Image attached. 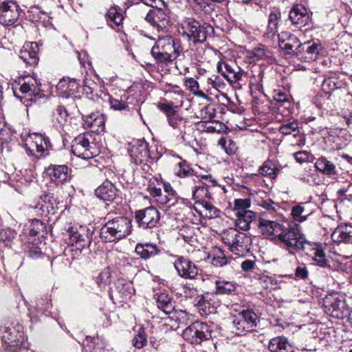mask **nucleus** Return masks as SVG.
<instances>
[{
    "label": "nucleus",
    "mask_w": 352,
    "mask_h": 352,
    "mask_svg": "<svg viewBox=\"0 0 352 352\" xmlns=\"http://www.w3.org/2000/svg\"><path fill=\"white\" fill-rule=\"evenodd\" d=\"M68 113L65 107L62 104H56L52 109L50 115V122L53 128L61 132L67 122Z\"/></svg>",
    "instance_id": "4be33fe9"
},
{
    "label": "nucleus",
    "mask_w": 352,
    "mask_h": 352,
    "mask_svg": "<svg viewBox=\"0 0 352 352\" xmlns=\"http://www.w3.org/2000/svg\"><path fill=\"white\" fill-rule=\"evenodd\" d=\"M231 245H230L231 251H232L235 254L243 256L245 255V252L249 251L250 248H245V250L243 249L242 243H230Z\"/></svg>",
    "instance_id": "338daca9"
},
{
    "label": "nucleus",
    "mask_w": 352,
    "mask_h": 352,
    "mask_svg": "<svg viewBox=\"0 0 352 352\" xmlns=\"http://www.w3.org/2000/svg\"><path fill=\"white\" fill-rule=\"evenodd\" d=\"M57 205L56 199L52 194H43L40 196L34 207L41 215L47 217L51 213H55Z\"/></svg>",
    "instance_id": "5701e85b"
},
{
    "label": "nucleus",
    "mask_w": 352,
    "mask_h": 352,
    "mask_svg": "<svg viewBox=\"0 0 352 352\" xmlns=\"http://www.w3.org/2000/svg\"><path fill=\"white\" fill-rule=\"evenodd\" d=\"M67 234L71 242H82L89 240L87 229L85 226H72L67 230Z\"/></svg>",
    "instance_id": "c9c22d12"
},
{
    "label": "nucleus",
    "mask_w": 352,
    "mask_h": 352,
    "mask_svg": "<svg viewBox=\"0 0 352 352\" xmlns=\"http://www.w3.org/2000/svg\"><path fill=\"white\" fill-rule=\"evenodd\" d=\"M254 67V70H252V72L254 71L257 72L258 75L256 76L255 74H253L252 76L251 77L250 82L252 84H256V85L260 86V85H261L264 72L260 67L256 66V67Z\"/></svg>",
    "instance_id": "e2e57ef3"
},
{
    "label": "nucleus",
    "mask_w": 352,
    "mask_h": 352,
    "mask_svg": "<svg viewBox=\"0 0 352 352\" xmlns=\"http://www.w3.org/2000/svg\"><path fill=\"white\" fill-rule=\"evenodd\" d=\"M287 219L283 214L273 215L272 219L261 217L258 219V228L263 238L270 241L279 242H309L301 231V227L295 223H289L286 228L281 222Z\"/></svg>",
    "instance_id": "f257e3e1"
},
{
    "label": "nucleus",
    "mask_w": 352,
    "mask_h": 352,
    "mask_svg": "<svg viewBox=\"0 0 352 352\" xmlns=\"http://www.w3.org/2000/svg\"><path fill=\"white\" fill-rule=\"evenodd\" d=\"M175 174L179 177L192 182V184L202 182L204 185L208 186V184L214 185L217 183L216 180L212 179L210 175H196L194 170L190 167L185 160L177 163V167L175 169Z\"/></svg>",
    "instance_id": "9b49d317"
},
{
    "label": "nucleus",
    "mask_w": 352,
    "mask_h": 352,
    "mask_svg": "<svg viewBox=\"0 0 352 352\" xmlns=\"http://www.w3.org/2000/svg\"><path fill=\"white\" fill-rule=\"evenodd\" d=\"M128 99V96L124 94L122 96L120 99H117L111 97L109 98V103L111 107L114 110H126L129 109L128 103L126 102V100Z\"/></svg>",
    "instance_id": "de8ad7c7"
},
{
    "label": "nucleus",
    "mask_w": 352,
    "mask_h": 352,
    "mask_svg": "<svg viewBox=\"0 0 352 352\" xmlns=\"http://www.w3.org/2000/svg\"><path fill=\"white\" fill-rule=\"evenodd\" d=\"M201 206L202 207V210H198L196 206H195V209L201 216L208 219H214L219 217L221 213L220 210L214 206L212 204L208 201H201Z\"/></svg>",
    "instance_id": "58836bf2"
},
{
    "label": "nucleus",
    "mask_w": 352,
    "mask_h": 352,
    "mask_svg": "<svg viewBox=\"0 0 352 352\" xmlns=\"http://www.w3.org/2000/svg\"><path fill=\"white\" fill-rule=\"evenodd\" d=\"M184 28L183 36L194 45L204 43L208 37H212L214 33V29L211 25L201 23L194 19H188Z\"/></svg>",
    "instance_id": "20e7f679"
},
{
    "label": "nucleus",
    "mask_w": 352,
    "mask_h": 352,
    "mask_svg": "<svg viewBox=\"0 0 352 352\" xmlns=\"http://www.w3.org/2000/svg\"><path fill=\"white\" fill-rule=\"evenodd\" d=\"M304 210V208L300 205L292 208L291 215L295 221L303 222L307 219V216L302 215Z\"/></svg>",
    "instance_id": "5fc2aeb1"
},
{
    "label": "nucleus",
    "mask_w": 352,
    "mask_h": 352,
    "mask_svg": "<svg viewBox=\"0 0 352 352\" xmlns=\"http://www.w3.org/2000/svg\"><path fill=\"white\" fill-rule=\"evenodd\" d=\"M299 124L297 120H294L291 122L284 124L279 128L280 133L287 135L292 134L293 132L298 131Z\"/></svg>",
    "instance_id": "3c124183"
},
{
    "label": "nucleus",
    "mask_w": 352,
    "mask_h": 352,
    "mask_svg": "<svg viewBox=\"0 0 352 352\" xmlns=\"http://www.w3.org/2000/svg\"><path fill=\"white\" fill-rule=\"evenodd\" d=\"M314 258L320 267H325L327 265L328 261L325 258L324 250L321 248L315 250Z\"/></svg>",
    "instance_id": "4d7b16f0"
},
{
    "label": "nucleus",
    "mask_w": 352,
    "mask_h": 352,
    "mask_svg": "<svg viewBox=\"0 0 352 352\" xmlns=\"http://www.w3.org/2000/svg\"><path fill=\"white\" fill-rule=\"evenodd\" d=\"M289 19L296 28L306 25L309 21V15L307 9L302 5L294 6L289 14Z\"/></svg>",
    "instance_id": "393cba45"
},
{
    "label": "nucleus",
    "mask_w": 352,
    "mask_h": 352,
    "mask_svg": "<svg viewBox=\"0 0 352 352\" xmlns=\"http://www.w3.org/2000/svg\"><path fill=\"white\" fill-rule=\"evenodd\" d=\"M133 345L137 349L142 348L146 342V336L144 329L140 328L138 333L133 338Z\"/></svg>",
    "instance_id": "864d4df0"
},
{
    "label": "nucleus",
    "mask_w": 352,
    "mask_h": 352,
    "mask_svg": "<svg viewBox=\"0 0 352 352\" xmlns=\"http://www.w3.org/2000/svg\"><path fill=\"white\" fill-rule=\"evenodd\" d=\"M43 229V226L40 220H35L31 224L30 229V234L31 236H38V239L40 240L39 235L40 231Z\"/></svg>",
    "instance_id": "680f3d73"
},
{
    "label": "nucleus",
    "mask_w": 352,
    "mask_h": 352,
    "mask_svg": "<svg viewBox=\"0 0 352 352\" xmlns=\"http://www.w3.org/2000/svg\"><path fill=\"white\" fill-rule=\"evenodd\" d=\"M210 194L207 188L204 186H197L193 184L192 186V199L195 201V204L201 206V201H206L205 198H210Z\"/></svg>",
    "instance_id": "79ce46f5"
},
{
    "label": "nucleus",
    "mask_w": 352,
    "mask_h": 352,
    "mask_svg": "<svg viewBox=\"0 0 352 352\" xmlns=\"http://www.w3.org/2000/svg\"><path fill=\"white\" fill-rule=\"evenodd\" d=\"M83 124L92 132H102L105 128L104 116L99 112L92 113L85 117Z\"/></svg>",
    "instance_id": "bb28decb"
},
{
    "label": "nucleus",
    "mask_w": 352,
    "mask_h": 352,
    "mask_svg": "<svg viewBox=\"0 0 352 352\" xmlns=\"http://www.w3.org/2000/svg\"><path fill=\"white\" fill-rule=\"evenodd\" d=\"M279 172V169L276 165L272 161H266L263 165L259 168V173L263 175L270 178H275Z\"/></svg>",
    "instance_id": "c03bdc74"
},
{
    "label": "nucleus",
    "mask_w": 352,
    "mask_h": 352,
    "mask_svg": "<svg viewBox=\"0 0 352 352\" xmlns=\"http://www.w3.org/2000/svg\"><path fill=\"white\" fill-rule=\"evenodd\" d=\"M159 107L166 115L168 124L177 129L180 134L184 133L187 120L179 113L178 107L168 103H162Z\"/></svg>",
    "instance_id": "ddd939ff"
},
{
    "label": "nucleus",
    "mask_w": 352,
    "mask_h": 352,
    "mask_svg": "<svg viewBox=\"0 0 352 352\" xmlns=\"http://www.w3.org/2000/svg\"><path fill=\"white\" fill-rule=\"evenodd\" d=\"M107 17L111 21H113L116 25H119L122 21V15L119 13L116 8H111L107 13Z\"/></svg>",
    "instance_id": "13d9d810"
},
{
    "label": "nucleus",
    "mask_w": 352,
    "mask_h": 352,
    "mask_svg": "<svg viewBox=\"0 0 352 352\" xmlns=\"http://www.w3.org/2000/svg\"><path fill=\"white\" fill-rule=\"evenodd\" d=\"M28 12L32 15V21H42L45 22L46 19L48 20L49 19L48 14L46 12L41 10L39 6L32 7Z\"/></svg>",
    "instance_id": "8fccbe9b"
},
{
    "label": "nucleus",
    "mask_w": 352,
    "mask_h": 352,
    "mask_svg": "<svg viewBox=\"0 0 352 352\" xmlns=\"http://www.w3.org/2000/svg\"><path fill=\"white\" fill-rule=\"evenodd\" d=\"M250 207V200L249 199H236L234 200V210L236 212L248 210Z\"/></svg>",
    "instance_id": "052dcab7"
},
{
    "label": "nucleus",
    "mask_w": 352,
    "mask_h": 352,
    "mask_svg": "<svg viewBox=\"0 0 352 352\" xmlns=\"http://www.w3.org/2000/svg\"><path fill=\"white\" fill-rule=\"evenodd\" d=\"M0 336L7 345L6 352H16L17 349L25 347L27 338L23 327L16 320H8L0 326Z\"/></svg>",
    "instance_id": "f03ea898"
},
{
    "label": "nucleus",
    "mask_w": 352,
    "mask_h": 352,
    "mask_svg": "<svg viewBox=\"0 0 352 352\" xmlns=\"http://www.w3.org/2000/svg\"><path fill=\"white\" fill-rule=\"evenodd\" d=\"M19 6L12 1H4L0 5V23L4 26L13 25L19 19Z\"/></svg>",
    "instance_id": "dca6fc26"
},
{
    "label": "nucleus",
    "mask_w": 352,
    "mask_h": 352,
    "mask_svg": "<svg viewBox=\"0 0 352 352\" xmlns=\"http://www.w3.org/2000/svg\"><path fill=\"white\" fill-rule=\"evenodd\" d=\"M89 134H80L72 141V151L77 157L85 160L92 159L98 156L100 150L96 143L90 142Z\"/></svg>",
    "instance_id": "423d86ee"
},
{
    "label": "nucleus",
    "mask_w": 352,
    "mask_h": 352,
    "mask_svg": "<svg viewBox=\"0 0 352 352\" xmlns=\"http://www.w3.org/2000/svg\"><path fill=\"white\" fill-rule=\"evenodd\" d=\"M157 305L166 314H170L175 310V302L171 297L166 294H161L158 296Z\"/></svg>",
    "instance_id": "4c0bfd02"
},
{
    "label": "nucleus",
    "mask_w": 352,
    "mask_h": 352,
    "mask_svg": "<svg viewBox=\"0 0 352 352\" xmlns=\"http://www.w3.org/2000/svg\"><path fill=\"white\" fill-rule=\"evenodd\" d=\"M19 57L28 65H33L38 63V54L34 51L29 50L28 45L24 46L21 50Z\"/></svg>",
    "instance_id": "37998d69"
},
{
    "label": "nucleus",
    "mask_w": 352,
    "mask_h": 352,
    "mask_svg": "<svg viewBox=\"0 0 352 352\" xmlns=\"http://www.w3.org/2000/svg\"><path fill=\"white\" fill-rule=\"evenodd\" d=\"M212 257L211 263L215 267H223L229 264L230 260L226 256L222 250L215 247L212 254L208 256V258Z\"/></svg>",
    "instance_id": "a19ab883"
},
{
    "label": "nucleus",
    "mask_w": 352,
    "mask_h": 352,
    "mask_svg": "<svg viewBox=\"0 0 352 352\" xmlns=\"http://www.w3.org/2000/svg\"><path fill=\"white\" fill-rule=\"evenodd\" d=\"M200 116L206 120H211L215 116V109L210 105L204 106L201 111Z\"/></svg>",
    "instance_id": "bf43d9fd"
},
{
    "label": "nucleus",
    "mask_w": 352,
    "mask_h": 352,
    "mask_svg": "<svg viewBox=\"0 0 352 352\" xmlns=\"http://www.w3.org/2000/svg\"><path fill=\"white\" fill-rule=\"evenodd\" d=\"M183 337L191 344H199L209 340L211 333L206 323L196 321L184 330Z\"/></svg>",
    "instance_id": "9d476101"
},
{
    "label": "nucleus",
    "mask_w": 352,
    "mask_h": 352,
    "mask_svg": "<svg viewBox=\"0 0 352 352\" xmlns=\"http://www.w3.org/2000/svg\"><path fill=\"white\" fill-rule=\"evenodd\" d=\"M135 220L139 227L146 229L156 226L160 220V212L154 207L150 206L135 212Z\"/></svg>",
    "instance_id": "f3484780"
},
{
    "label": "nucleus",
    "mask_w": 352,
    "mask_h": 352,
    "mask_svg": "<svg viewBox=\"0 0 352 352\" xmlns=\"http://www.w3.org/2000/svg\"><path fill=\"white\" fill-rule=\"evenodd\" d=\"M210 120H206L203 122L199 124L200 127H201V130L204 131H206L208 133H214L221 131V129H217L216 126H214L213 122H209Z\"/></svg>",
    "instance_id": "69168bd1"
},
{
    "label": "nucleus",
    "mask_w": 352,
    "mask_h": 352,
    "mask_svg": "<svg viewBox=\"0 0 352 352\" xmlns=\"http://www.w3.org/2000/svg\"><path fill=\"white\" fill-rule=\"evenodd\" d=\"M260 206L267 210L272 218H273L274 214H280L278 212V210L280 209V205L272 201L271 199L262 200L260 203Z\"/></svg>",
    "instance_id": "09e8293b"
},
{
    "label": "nucleus",
    "mask_w": 352,
    "mask_h": 352,
    "mask_svg": "<svg viewBox=\"0 0 352 352\" xmlns=\"http://www.w3.org/2000/svg\"><path fill=\"white\" fill-rule=\"evenodd\" d=\"M215 294L219 295H230L236 292V283L226 280L215 281Z\"/></svg>",
    "instance_id": "ea45409f"
},
{
    "label": "nucleus",
    "mask_w": 352,
    "mask_h": 352,
    "mask_svg": "<svg viewBox=\"0 0 352 352\" xmlns=\"http://www.w3.org/2000/svg\"><path fill=\"white\" fill-rule=\"evenodd\" d=\"M332 242H348L352 241V224H344L337 227L331 234Z\"/></svg>",
    "instance_id": "473e14b6"
},
{
    "label": "nucleus",
    "mask_w": 352,
    "mask_h": 352,
    "mask_svg": "<svg viewBox=\"0 0 352 352\" xmlns=\"http://www.w3.org/2000/svg\"><path fill=\"white\" fill-rule=\"evenodd\" d=\"M336 89H337V85L335 78L329 77L325 78L323 80L322 83V90L325 94L330 95Z\"/></svg>",
    "instance_id": "603ef678"
},
{
    "label": "nucleus",
    "mask_w": 352,
    "mask_h": 352,
    "mask_svg": "<svg viewBox=\"0 0 352 352\" xmlns=\"http://www.w3.org/2000/svg\"><path fill=\"white\" fill-rule=\"evenodd\" d=\"M164 6L159 8L149 10L145 16V20L153 27H155L158 31H164L169 24V16L163 10Z\"/></svg>",
    "instance_id": "aec40b11"
},
{
    "label": "nucleus",
    "mask_w": 352,
    "mask_h": 352,
    "mask_svg": "<svg viewBox=\"0 0 352 352\" xmlns=\"http://www.w3.org/2000/svg\"><path fill=\"white\" fill-rule=\"evenodd\" d=\"M25 145L28 153L37 158H40L47 153L50 142L48 138L45 135L34 133L25 139Z\"/></svg>",
    "instance_id": "1a4fd4ad"
},
{
    "label": "nucleus",
    "mask_w": 352,
    "mask_h": 352,
    "mask_svg": "<svg viewBox=\"0 0 352 352\" xmlns=\"http://www.w3.org/2000/svg\"><path fill=\"white\" fill-rule=\"evenodd\" d=\"M321 50V45L317 41H309L304 43H300V47L296 52V56L305 62L315 60Z\"/></svg>",
    "instance_id": "a211bd4d"
},
{
    "label": "nucleus",
    "mask_w": 352,
    "mask_h": 352,
    "mask_svg": "<svg viewBox=\"0 0 352 352\" xmlns=\"http://www.w3.org/2000/svg\"><path fill=\"white\" fill-rule=\"evenodd\" d=\"M69 168L65 165H50L45 168V173L52 182L61 184L68 177Z\"/></svg>",
    "instance_id": "a878e982"
},
{
    "label": "nucleus",
    "mask_w": 352,
    "mask_h": 352,
    "mask_svg": "<svg viewBox=\"0 0 352 352\" xmlns=\"http://www.w3.org/2000/svg\"><path fill=\"white\" fill-rule=\"evenodd\" d=\"M327 131V141L332 143V148L341 150L345 148L351 141L352 135L346 129L329 128Z\"/></svg>",
    "instance_id": "2eb2a0df"
},
{
    "label": "nucleus",
    "mask_w": 352,
    "mask_h": 352,
    "mask_svg": "<svg viewBox=\"0 0 352 352\" xmlns=\"http://www.w3.org/2000/svg\"><path fill=\"white\" fill-rule=\"evenodd\" d=\"M185 86L187 89L195 95H204L202 91H199V86L198 82L193 78H188L185 80Z\"/></svg>",
    "instance_id": "6e6d98bb"
},
{
    "label": "nucleus",
    "mask_w": 352,
    "mask_h": 352,
    "mask_svg": "<svg viewBox=\"0 0 352 352\" xmlns=\"http://www.w3.org/2000/svg\"><path fill=\"white\" fill-rule=\"evenodd\" d=\"M130 155L134 164L142 166L144 170L148 171V163L152 162L153 159L150 157L148 144L146 142L138 141L132 144Z\"/></svg>",
    "instance_id": "f8f14e48"
},
{
    "label": "nucleus",
    "mask_w": 352,
    "mask_h": 352,
    "mask_svg": "<svg viewBox=\"0 0 352 352\" xmlns=\"http://www.w3.org/2000/svg\"><path fill=\"white\" fill-rule=\"evenodd\" d=\"M250 57L253 58V61H256L261 59H269L272 57V54L265 46H262L254 49Z\"/></svg>",
    "instance_id": "49530a36"
},
{
    "label": "nucleus",
    "mask_w": 352,
    "mask_h": 352,
    "mask_svg": "<svg viewBox=\"0 0 352 352\" xmlns=\"http://www.w3.org/2000/svg\"><path fill=\"white\" fill-rule=\"evenodd\" d=\"M107 232L115 239L120 240L128 235L131 232V221L127 217H118L105 225Z\"/></svg>",
    "instance_id": "4468645a"
},
{
    "label": "nucleus",
    "mask_w": 352,
    "mask_h": 352,
    "mask_svg": "<svg viewBox=\"0 0 352 352\" xmlns=\"http://www.w3.org/2000/svg\"><path fill=\"white\" fill-rule=\"evenodd\" d=\"M111 272L109 267L105 268L98 276L97 283L100 286L102 283H110Z\"/></svg>",
    "instance_id": "0e129e2a"
},
{
    "label": "nucleus",
    "mask_w": 352,
    "mask_h": 352,
    "mask_svg": "<svg viewBox=\"0 0 352 352\" xmlns=\"http://www.w3.org/2000/svg\"><path fill=\"white\" fill-rule=\"evenodd\" d=\"M118 190L113 183L109 180L104 181L95 190V195L103 201H112L117 196Z\"/></svg>",
    "instance_id": "cd10ccee"
},
{
    "label": "nucleus",
    "mask_w": 352,
    "mask_h": 352,
    "mask_svg": "<svg viewBox=\"0 0 352 352\" xmlns=\"http://www.w3.org/2000/svg\"><path fill=\"white\" fill-rule=\"evenodd\" d=\"M281 19V13L278 10L272 11L268 16V23L265 36L273 38L278 36V25Z\"/></svg>",
    "instance_id": "2f4dec72"
},
{
    "label": "nucleus",
    "mask_w": 352,
    "mask_h": 352,
    "mask_svg": "<svg viewBox=\"0 0 352 352\" xmlns=\"http://www.w3.org/2000/svg\"><path fill=\"white\" fill-rule=\"evenodd\" d=\"M257 315L251 309L243 310L234 316L232 324L235 333L243 336L254 330L257 324Z\"/></svg>",
    "instance_id": "0eeeda50"
},
{
    "label": "nucleus",
    "mask_w": 352,
    "mask_h": 352,
    "mask_svg": "<svg viewBox=\"0 0 352 352\" xmlns=\"http://www.w3.org/2000/svg\"><path fill=\"white\" fill-rule=\"evenodd\" d=\"M280 48L285 54L295 55L300 45V40L294 34L288 32H282L278 34Z\"/></svg>",
    "instance_id": "412c9836"
},
{
    "label": "nucleus",
    "mask_w": 352,
    "mask_h": 352,
    "mask_svg": "<svg viewBox=\"0 0 352 352\" xmlns=\"http://www.w3.org/2000/svg\"><path fill=\"white\" fill-rule=\"evenodd\" d=\"M324 307L325 312L335 318H343L349 314L345 297L338 294L326 296L324 299Z\"/></svg>",
    "instance_id": "6e6552de"
},
{
    "label": "nucleus",
    "mask_w": 352,
    "mask_h": 352,
    "mask_svg": "<svg viewBox=\"0 0 352 352\" xmlns=\"http://www.w3.org/2000/svg\"><path fill=\"white\" fill-rule=\"evenodd\" d=\"M178 274L183 278H193L198 274L197 266L190 261L179 256L174 263Z\"/></svg>",
    "instance_id": "b1692460"
},
{
    "label": "nucleus",
    "mask_w": 352,
    "mask_h": 352,
    "mask_svg": "<svg viewBox=\"0 0 352 352\" xmlns=\"http://www.w3.org/2000/svg\"><path fill=\"white\" fill-rule=\"evenodd\" d=\"M135 250L143 258L155 256L160 252L156 245L153 243H137Z\"/></svg>",
    "instance_id": "e433bc0d"
},
{
    "label": "nucleus",
    "mask_w": 352,
    "mask_h": 352,
    "mask_svg": "<svg viewBox=\"0 0 352 352\" xmlns=\"http://www.w3.org/2000/svg\"><path fill=\"white\" fill-rule=\"evenodd\" d=\"M80 87V85L75 79H65L60 80L57 85L56 89L58 94L65 98H69L75 94Z\"/></svg>",
    "instance_id": "c85d7f7f"
},
{
    "label": "nucleus",
    "mask_w": 352,
    "mask_h": 352,
    "mask_svg": "<svg viewBox=\"0 0 352 352\" xmlns=\"http://www.w3.org/2000/svg\"><path fill=\"white\" fill-rule=\"evenodd\" d=\"M31 245L29 247L28 255L32 258H38L43 254L41 248L37 245L36 243H30Z\"/></svg>",
    "instance_id": "774afa93"
},
{
    "label": "nucleus",
    "mask_w": 352,
    "mask_h": 352,
    "mask_svg": "<svg viewBox=\"0 0 352 352\" xmlns=\"http://www.w3.org/2000/svg\"><path fill=\"white\" fill-rule=\"evenodd\" d=\"M162 181L152 178L148 182L147 190L156 199L162 195Z\"/></svg>",
    "instance_id": "a18cd8bd"
},
{
    "label": "nucleus",
    "mask_w": 352,
    "mask_h": 352,
    "mask_svg": "<svg viewBox=\"0 0 352 352\" xmlns=\"http://www.w3.org/2000/svg\"><path fill=\"white\" fill-rule=\"evenodd\" d=\"M41 84L40 81L32 76H26L19 78L13 87V91L16 96L33 101L40 94Z\"/></svg>",
    "instance_id": "39448f33"
},
{
    "label": "nucleus",
    "mask_w": 352,
    "mask_h": 352,
    "mask_svg": "<svg viewBox=\"0 0 352 352\" xmlns=\"http://www.w3.org/2000/svg\"><path fill=\"white\" fill-rule=\"evenodd\" d=\"M315 167L318 171L328 176L338 173L336 165L325 157H319L315 162Z\"/></svg>",
    "instance_id": "f704fd0d"
},
{
    "label": "nucleus",
    "mask_w": 352,
    "mask_h": 352,
    "mask_svg": "<svg viewBox=\"0 0 352 352\" xmlns=\"http://www.w3.org/2000/svg\"><path fill=\"white\" fill-rule=\"evenodd\" d=\"M270 352H293V348L285 336L272 338L267 345Z\"/></svg>",
    "instance_id": "7c9ffc66"
},
{
    "label": "nucleus",
    "mask_w": 352,
    "mask_h": 352,
    "mask_svg": "<svg viewBox=\"0 0 352 352\" xmlns=\"http://www.w3.org/2000/svg\"><path fill=\"white\" fill-rule=\"evenodd\" d=\"M217 70L230 82H239L245 74L235 63L229 62L218 63Z\"/></svg>",
    "instance_id": "6ab92c4d"
},
{
    "label": "nucleus",
    "mask_w": 352,
    "mask_h": 352,
    "mask_svg": "<svg viewBox=\"0 0 352 352\" xmlns=\"http://www.w3.org/2000/svg\"><path fill=\"white\" fill-rule=\"evenodd\" d=\"M179 53L175 40L170 36L159 38L151 50L152 56L160 63L173 62Z\"/></svg>",
    "instance_id": "7ed1b4c3"
},
{
    "label": "nucleus",
    "mask_w": 352,
    "mask_h": 352,
    "mask_svg": "<svg viewBox=\"0 0 352 352\" xmlns=\"http://www.w3.org/2000/svg\"><path fill=\"white\" fill-rule=\"evenodd\" d=\"M235 226L243 230L249 229L250 224L256 218V214L250 210L236 212Z\"/></svg>",
    "instance_id": "72a5a7b5"
},
{
    "label": "nucleus",
    "mask_w": 352,
    "mask_h": 352,
    "mask_svg": "<svg viewBox=\"0 0 352 352\" xmlns=\"http://www.w3.org/2000/svg\"><path fill=\"white\" fill-rule=\"evenodd\" d=\"M212 296V294L207 293L199 297L195 305L201 316H208L216 311L215 302Z\"/></svg>",
    "instance_id": "c756f323"
}]
</instances>
